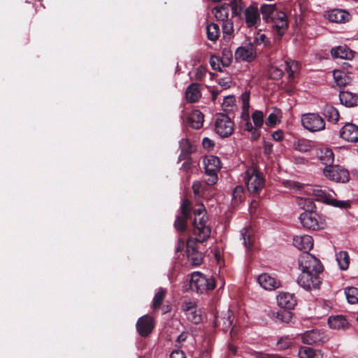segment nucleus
Listing matches in <instances>:
<instances>
[{
  "instance_id": "53",
  "label": "nucleus",
  "mask_w": 358,
  "mask_h": 358,
  "mask_svg": "<svg viewBox=\"0 0 358 358\" xmlns=\"http://www.w3.org/2000/svg\"><path fill=\"white\" fill-rule=\"evenodd\" d=\"M328 204H330L331 206H334L335 207H338L341 208H347L350 206L349 201H338L336 199H334L332 196L330 198V200H329Z\"/></svg>"
},
{
  "instance_id": "8",
  "label": "nucleus",
  "mask_w": 358,
  "mask_h": 358,
  "mask_svg": "<svg viewBox=\"0 0 358 358\" xmlns=\"http://www.w3.org/2000/svg\"><path fill=\"white\" fill-rule=\"evenodd\" d=\"M325 177L336 182H347L350 179L348 170L339 166H327L323 170Z\"/></svg>"
},
{
  "instance_id": "52",
  "label": "nucleus",
  "mask_w": 358,
  "mask_h": 358,
  "mask_svg": "<svg viewBox=\"0 0 358 358\" xmlns=\"http://www.w3.org/2000/svg\"><path fill=\"white\" fill-rule=\"evenodd\" d=\"M254 43L257 45L264 44L265 46H268L270 44V41L267 39L266 36L260 32H258L257 36L255 37Z\"/></svg>"
},
{
  "instance_id": "36",
  "label": "nucleus",
  "mask_w": 358,
  "mask_h": 358,
  "mask_svg": "<svg viewBox=\"0 0 358 358\" xmlns=\"http://www.w3.org/2000/svg\"><path fill=\"white\" fill-rule=\"evenodd\" d=\"M323 115L331 122L336 123L339 119L338 110L331 105H326L323 109Z\"/></svg>"
},
{
  "instance_id": "60",
  "label": "nucleus",
  "mask_w": 358,
  "mask_h": 358,
  "mask_svg": "<svg viewBox=\"0 0 358 358\" xmlns=\"http://www.w3.org/2000/svg\"><path fill=\"white\" fill-rule=\"evenodd\" d=\"M202 144L205 148H208V149H211L215 145L213 141H212L211 139H210L207 137H206L203 139Z\"/></svg>"
},
{
  "instance_id": "17",
  "label": "nucleus",
  "mask_w": 358,
  "mask_h": 358,
  "mask_svg": "<svg viewBox=\"0 0 358 358\" xmlns=\"http://www.w3.org/2000/svg\"><path fill=\"white\" fill-rule=\"evenodd\" d=\"M243 20L248 27H257L260 23V17L258 8L255 5L247 7L242 15Z\"/></svg>"
},
{
  "instance_id": "34",
  "label": "nucleus",
  "mask_w": 358,
  "mask_h": 358,
  "mask_svg": "<svg viewBox=\"0 0 358 358\" xmlns=\"http://www.w3.org/2000/svg\"><path fill=\"white\" fill-rule=\"evenodd\" d=\"M333 76L336 85L341 87L346 86L352 80L351 78L345 71L341 70H334Z\"/></svg>"
},
{
  "instance_id": "27",
  "label": "nucleus",
  "mask_w": 358,
  "mask_h": 358,
  "mask_svg": "<svg viewBox=\"0 0 358 358\" xmlns=\"http://www.w3.org/2000/svg\"><path fill=\"white\" fill-rule=\"evenodd\" d=\"M308 192L315 197V200L327 204L331 197L329 193H327L320 186L310 187L308 188Z\"/></svg>"
},
{
  "instance_id": "25",
  "label": "nucleus",
  "mask_w": 358,
  "mask_h": 358,
  "mask_svg": "<svg viewBox=\"0 0 358 358\" xmlns=\"http://www.w3.org/2000/svg\"><path fill=\"white\" fill-rule=\"evenodd\" d=\"M270 23H271L272 27L275 29L280 37H281L285 34L287 29V20L284 12L279 13L278 16L276 17L273 21H271Z\"/></svg>"
},
{
  "instance_id": "40",
  "label": "nucleus",
  "mask_w": 358,
  "mask_h": 358,
  "mask_svg": "<svg viewBox=\"0 0 358 358\" xmlns=\"http://www.w3.org/2000/svg\"><path fill=\"white\" fill-rule=\"evenodd\" d=\"M213 13L217 20L222 22L228 20L229 7L226 5L217 6L213 10Z\"/></svg>"
},
{
  "instance_id": "19",
  "label": "nucleus",
  "mask_w": 358,
  "mask_h": 358,
  "mask_svg": "<svg viewBox=\"0 0 358 358\" xmlns=\"http://www.w3.org/2000/svg\"><path fill=\"white\" fill-rule=\"evenodd\" d=\"M181 143L183 145L182 152H185V154H181L179 157V159L185 160V162L181 165L180 170L185 172H189L192 169V161L191 158L187 157L189 153L192 152V146L189 142L186 139L182 140Z\"/></svg>"
},
{
  "instance_id": "13",
  "label": "nucleus",
  "mask_w": 358,
  "mask_h": 358,
  "mask_svg": "<svg viewBox=\"0 0 358 358\" xmlns=\"http://www.w3.org/2000/svg\"><path fill=\"white\" fill-rule=\"evenodd\" d=\"M196 238H190L187 241V255L189 262L194 266H199L203 262V254L199 252L196 248Z\"/></svg>"
},
{
  "instance_id": "35",
  "label": "nucleus",
  "mask_w": 358,
  "mask_h": 358,
  "mask_svg": "<svg viewBox=\"0 0 358 358\" xmlns=\"http://www.w3.org/2000/svg\"><path fill=\"white\" fill-rule=\"evenodd\" d=\"M313 143L306 138H299L294 143V149L301 152H309L313 148Z\"/></svg>"
},
{
  "instance_id": "11",
  "label": "nucleus",
  "mask_w": 358,
  "mask_h": 358,
  "mask_svg": "<svg viewBox=\"0 0 358 358\" xmlns=\"http://www.w3.org/2000/svg\"><path fill=\"white\" fill-rule=\"evenodd\" d=\"M234 319V315L233 313L228 309L215 316V324L217 327H222V329L224 332L230 330V335L232 337L234 334H236L235 326H232Z\"/></svg>"
},
{
  "instance_id": "28",
  "label": "nucleus",
  "mask_w": 358,
  "mask_h": 358,
  "mask_svg": "<svg viewBox=\"0 0 358 358\" xmlns=\"http://www.w3.org/2000/svg\"><path fill=\"white\" fill-rule=\"evenodd\" d=\"M317 155L319 159L326 166H331L334 161V155L331 149L328 148H320L317 152Z\"/></svg>"
},
{
  "instance_id": "56",
  "label": "nucleus",
  "mask_w": 358,
  "mask_h": 358,
  "mask_svg": "<svg viewBox=\"0 0 358 358\" xmlns=\"http://www.w3.org/2000/svg\"><path fill=\"white\" fill-rule=\"evenodd\" d=\"M278 113H279V111H278V113L275 112V113H271V114H269V115L266 121V125H268L269 127L275 125L278 122V116H279Z\"/></svg>"
},
{
  "instance_id": "24",
  "label": "nucleus",
  "mask_w": 358,
  "mask_h": 358,
  "mask_svg": "<svg viewBox=\"0 0 358 358\" xmlns=\"http://www.w3.org/2000/svg\"><path fill=\"white\" fill-rule=\"evenodd\" d=\"M350 13L343 9H334L328 13L329 21L336 23H345L350 21Z\"/></svg>"
},
{
  "instance_id": "33",
  "label": "nucleus",
  "mask_w": 358,
  "mask_h": 358,
  "mask_svg": "<svg viewBox=\"0 0 358 358\" xmlns=\"http://www.w3.org/2000/svg\"><path fill=\"white\" fill-rule=\"evenodd\" d=\"M339 99L341 103L346 106H353L358 104V96L348 91L341 92Z\"/></svg>"
},
{
  "instance_id": "21",
  "label": "nucleus",
  "mask_w": 358,
  "mask_h": 358,
  "mask_svg": "<svg viewBox=\"0 0 358 358\" xmlns=\"http://www.w3.org/2000/svg\"><path fill=\"white\" fill-rule=\"evenodd\" d=\"M259 11L262 15V19L266 22H271L278 16L282 11L278 10L275 4H263L260 6Z\"/></svg>"
},
{
  "instance_id": "37",
  "label": "nucleus",
  "mask_w": 358,
  "mask_h": 358,
  "mask_svg": "<svg viewBox=\"0 0 358 358\" xmlns=\"http://www.w3.org/2000/svg\"><path fill=\"white\" fill-rule=\"evenodd\" d=\"M328 324L331 329H338L345 327L348 322L343 315H335L328 319Z\"/></svg>"
},
{
  "instance_id": "55",
  "label": "nucleus",
  "mask_w": 358,
  "mask_h": 358,
  "mask_svg": "<svg viewBox=\"0 0 358 358\" xmlns=\"http://www.w3.org/2000/svg\"><path fill=\"white\" fill-rule=\"evenodd\" d=\"M222 27L224 34L231 35L234 31L233 23L229 20L222 22Z\"/></svg>"
},
{
  "instance_id": "49",
  "label": "nucleus",
  "mask_w": 358,
  "mask_h": 358,
  "mask_svg": "<svg viewBox=\"0 0 358 358\" xmlns=\"http://www.w3.org/2000/svg\"><path fill=\"white\" fill-rule=\"evenodd\" d=\"M244 129L251 133V137L253 140H257L261 136V131L255 126L253 127L250 122H245Z\"/></svg>"
},
{
  "instance_id": "22",
  "label": "nucleus",
  "mask_w": 358,
  "mask_h": 358,
  "mask_svg": "<svg viewBox=\"0 0 358 358\" xmlns=\"http://www.w3.org/2000/svg\"><path fill=\"white\" fill-rule=\"evenodd\" d=\"M257 280L261 287L268 290H273L280 286V282L268 273L261 274Z\"/></svg>"
},
{
  "instance_id": "42",
  "label": "nucleus",
  "mask_w": 358,
  "mask_h": 358,
  "mask_svg": "<svg viewBox=\"0 0 358 358\" xmlns=\"http://www.w3.org/2000/svg\"><path fill=\"white\" fill-rule=\"evenodd\" d=\"M208 39L211 41H216L220 36V28L218 24L210 23L206 27Z\"/></svg>"
},
{
  "instance_id": "26",
  "label": "nucleus",
  "mask_w": 358,
  "mask_h": 358,
  "mask_svg": "<svg viewBox=\"0 0 358 358\" xmlns=\"http://www.w3.org/2000/svg\"><path fill=\"white\" fill-rule=\"evenodd\" d=\"M186 100L189 103H195L199 101L201 96L200 91V85L193 83L189 85L185 92Z\"/></svg>"
},
{
  "instance_id": "14",
  "label": "nucleus",
  "mask_w": 358,
  "mask_h": 358,
  "mask_svg": "<svg viewBox=\"0 0 358 358\" xmlns=\"http://www.w3.org/2000/svg\"><path fill=\"white\" fill-rule=\"evenodd\" d=\"M182 310L185 312L188 320L194 324L201 322V310L197 308L196 303L194 301H185L182 304Z\"/></svg>"
},
{
  "instance_id": "48",
  "label": "nucleus",
  "mask_w": 358,
  "mask_h": 358,
  "mask_svg": "<svg viewBox=\"0 0 358 358\" xmlns=\"http://www.w3.org/2000/svg\"><path fill=\"white\" fill-rule=\"evenodd\" d=\"M190 216H185V215H179L176 217L174 226L179 231H185L187 229V221Z\"/></svg>"
},
{
  "instance_id": "7",
  "label": "nucleus",
  "mask_w": 358,
  "mask_h": 358,
  "mask_svg": "<svg viewBox=\"0 0 358 358\" xmlns=\"http://www.w3.org/2000/svg\"><path fill=\"white\" fill-rule=\"evenodd\" d=\"M302 226L310 230H320L324 228V223L320 215L315 212H303L299 216Z\"/></svg>"
},
{
  "instance_id": "32",
  "label": "nucleus",
  "mask_w": 358,
  "mask_h": 358,
  "mask_svg": "<svg viewBox=\"0 0 358 358\" xmlns=\"http://www.w3.org/2000/svg\"><path fill=\"white\" fill-rule=\"evenodd\" d=\"M203 115L199 110H192L188 117V122L190 126L196 129L202 127L203 123Z\"/></svg>"
},
{
  "instance_id": "18",
  "label": "nucleus",
  "mask_w": 358,
  "mask_h": 358,
  "mask_svg": "<svg viewBox=\"0 0 358 358\" xmlns=\"http://www.w3.org/2000/svg\"><path fill=\"white\" fill-rule=\"evenodd\" d=\"M340 136L348 142H358V126L352 123H346L341 129Z\"/></svg>"
},
{
  "instance_id": "39",
  "label": "nucleus",
  "mask_w": 358,
  "mask_h": 358,
  "mask_svg": "<svg viewBox=\"0 0 358 358\" xmlns=\"http://www.w3.org/2000/svg\"><path fill=\"white\" fill-rule=\"evenodd\" d=\"M285 71L288 73L289 79H292L295 77V75L298 73L299 71V64L297 62L287 59L285 61Z\"/></svg>"
},
{
  "instance_id": "41",
  "label": "nucleus",
  "mask_w": 358,
  "mask_h": 358,
  "mask_svg": "<svg viewBox=\"0 0 358 358\" xmlns=\"http://www.w3.org/2000/svg\"><path fill=\"white\" fill-rule=\"evenodd\" d=\"M243 244L247 249L252 248L255 241L252 230L250 228H244L241 231Z\"/></svg>"
},
{
  "instance_id": "3",
  "label": "nucleus",
  "mask_w": 358,
  "mask_h": 358,
  "mask_svg": "<svg viewBox=\"0 0 358 358\" xmlns=\"http://www.w3.org/2000/svg\"><path fill=\"white\" fill-rule=\"evenodd\" d=\"M203 164L206 176L208 177L206 179V182L208 185L215 184L217 181V173L221 168L220 159L213 155L206 156L203 160Z\"/></svg>"
},
{
  "instance_id": "2",
  "label": "nucleus",
  "mask_w": 358,
  "mask_h": 358,
  "mask_svg": "<svg viewBox=\"0 0 358 358\" xmlns=\"http://www.w3.org/2000/svg\"><path fill=\"white\" fill-rule=\"evenodd\" d=\"M215 287L213 278H206L203 273L196 271L192 274L190 279V287L192 291L198 294H203L208 290L213 289Z\"/></svg>"
},
{
  "instance_id": "1",
  "label": "nucleus",
  "mask_w": 358,
  "mask_h": 358,
  "mask_svg": "<svg viewBox=\"0 0 358 358\" xmlns=\"http://www.w3.org/2000/svg\"><path fill=\"white\" fill-rule=\"evenodd\" d=\"M243 178L250 194H258L265 186L264 176L257 166H248L244 172Z\"/></svg>"
},
{
  "instance_id": "9",
  "label": "nucleus",
  "mask_w": 358,
  "mask_h": 358,
  "mask_svg": "<svg viewBox=\"0 0 358 358\" xmlns=\"http://www.w3.org/2000/svg\"><path fill=\"white\" fill-rule=\"evenodd\" d=\"M215 132L222 138L231 136L234 131V124L225 114H219L215 123Z\"/></svg>"
},
{
  "instance_id": "5",
  "label": "nucleus",
  "mask_w": 358,
  "mask_h": 358,
  "mask_svg": "<svg viewBox=\"0 0 358 358\" xmlns=\"http://www.w3.org/2000/svg\"><path fill=\"white\" fill-rule=\"evenodd\" d=\"M208 217L206 215L194 216L193 234L196 236L195 238L203 243L206 241L210 235V229L206 226Z\"/></svg>"
},
{
  "instance_id": "45",
  "label": "nucleus",
  "mask_w": 358,
  "mask_h": 358,
  "mask_svg": "<svg viewBox=\"0 0 358 358\" xmlns=\"http://www.w3.org/2000/svg\"><path fill=\"white\" fill-rule=\"evenodd\" d=\"M346 299L350 303H358V289L354 287H347L345 290Z\"/></svg>"
},
{
  "instance_id": "38",
  "label": "nucleus",
  "mask_w": 358,
  "mask_h": 358,
  "mask_svg": "<svg viewBox=\"0 0 358 358\" xmlns=\"http://www.w3.org/2000/svg\"><path fill=\"white\" fill-rule=\"evenodd\" d=\"M229 6L232 15L242 18L244 10L246 8L244 2L242 0H231Z\"/></svg>"
},
{
  "instance_id": "43",
  "label": "nucleus",
  "mask_w": 358,
  "mask_h": 358,
  "mask_svg": "<svg viewBox=\"0 0 358 358\" xmlns=\"http://www.w3.org/2000/svg\"><path fill=\"white\" fill-rule=\"evenodd\" d=\"M299 206L304 210V212H315L316 209L315 204L310 198H299L298 199Z\"/></svg>"
},
{
  "instance_id": "30",
  "label": "nucleus",
  "mask_w": 358,
  "mask_h": 358,
  "mask_svg": "<svg viewBox=\"0 0 358 358\" xmlns=\"http://www.w3.org/2000/svg\"><path fill=\"white\" fill-rule=\"evenodd\" d=\"M267 315L275 322H289L292 319V313L289 311H275L268 310Z\"/></svg>"
},
{
  "instance_id": "4",
  "label": "nucleus",
  "mask_w": 358,
  "mask_h": 358,
  "mask_svg": "<svg viewBox=\"0 0 358 358\" xmlns=\"http://www.w3.org/2000/svg\"><path fill=\"white\" fill-rule=\"evenodd\" d=\"M299 266L301 272L322 273L323 271L320 261L308 252H304L300 255Z\"/></svg>"
},
{
  "instance_id": "31",
  "label": "nucleus",
  "mask_w": 358,
  "mask_h": 358,
  "mask_svg": "<svg viewBox=\"0 0 358 358\" xmlns=\"http://www.w3.org/2000/svg\"><path fill=\"white\" fill-rule=\"evenodd\" d=\"M331 53L334 58L350 59L354 57V52L345 45L333 48Z\"/></svg>"
},
{
  "instance_id": "10",
  "label": "nucleus",
  "mask_w": 358,
  "mask_h": 358,
  "mask_svg": "<svg viewBox=\"0 0 358 358\" xmlns=\"http://www.w3.org/2000/svg\"><path fill=\"white\" fill-rule=\"evenodd\" d=\"M321 273L301 272L297 279L298 284L307 290L317 289L321 284L319 275Z\"/></svg>"
},
{
  "instance_id": "23",
  "label": "nucleus",
  "mask_w": 358,
  "mask_h": 358,
  "mask_svg": "<svg viewBox=\"0 0 358 358\" xmlns=\"http://www.w3.org/2000/svg\"><path fill=\"white\" fill-rule=\"evenodd\" d=\"M278 306L284 309H292L296 304L294 296L288 292H280L277 296Z\"/></svg>"
},
{
  "instance_id": "16",
  "label": "nucleus",
  "mask_w": 358,
  "mask_h": 358,
  "mask_svg": "<svg viewBox=\"0 0 358 358\" xmlns=\"http://www.w3.org/2000/svg\"><path fill=\"white\" fill-rule=\"evenodd\" d=\"M136 327L139 335L146 337L152 333L155 327L154 319L149 315H145L138 320Z\"/></svg>"
},
{
  "instance_id": "54",
  "label": "nucleus",
  "mask_w": 358,
  "mask_h": 358,
  "mask_svg": "<svg viewBox=\"0 0 358 358\" xmlns=\"http://www.w3.org/2000/svg\"><path fill=\"white\" fill-rule=\"evenodd\" d=\"M181 213L185 216H190L191 215V203L188 199L182 201L181 207Z\"/></svg>"
},
{
  "instance_id": "57",
  "label": "nucleus",
  "mask_w": 358,
  "mask_h": 358,
  "mask_svg": "<svg viewBox=\"0 0 358 358\" xmlns=\"http://www.w3.org/2000/svg\"><path fill=\"white\" fill-rule=\"evenodd\" d=\"M277 345L280 350H285L292 346V342L289 341L287 338H280L278 343Z\"/></svg>"
},
{
  "instance_id": "15",
  "label": "nucleus",
  "mask_w": 358,
  "mask_h": 358,
  "mask_svg": "<svg viewBox=\"0 0 358 358\" xmlns=\"http://www.w3.org/2000/svg\"><path fill=\"white\" fill-rule=\"evenodd\" d=\"M257 57V51L255 47L250 43L245 46L238 48L234 53V58L237 62L244 61L250 62Z\"/></svg>"
},
{
  "instance_id": "58",
  "label": "nucleus",
  "mask_w": 358,
  "mask_h": 358,
  "mask_svg": "<svg viewBox=\"0 0 358 358\" xmlns=\"http://www.w3.org/2000/svg\"><path fill=\"white\" fill-rule=\"evenodd\" d=\"M206 76V69L202 67L199 66L197 68L195 71V79L197 80H201Z\"/></svg>"
},
{
  "instance_id": "47",
  "label": "nucleus",
  "mask_w": 358,
  "mask_h": 358,
  "mask_svg": "<svg viewBox=\"0 0 358 358\" xmlns=\"http://www.w3.org/2000/svg\"><path fill=\"white\" fill-rule=\"evenodd\" d=\"M166 291L164 289L160 288L155 294L153 299V309L157 310L161 307V305L165 298Z\"/></svg>"
},
{
  "instance_id": "20",
  "label": "nucleus",
  "mask_w": 358,
  "mask_h": 358,
  "mask_svg": "<svg viewBox=\"0 0 358 358\" xmlns=\"http://www.w3.org/2000/svg\"><path fill=\"white\" fill-rule=\"evenodd\" d=\"M293 244L299 250L308 252L313 247V239L308 235L295 236L293 238Z\"/></svg>"
},
{
  "instance_id": "6",
  "label": "nucleus",
  "mask_w": 358,
  "mask_h": 358,
  "mask_svg": "<svg viewBox=\"0 0 358 358\" xmlns=\"http://www.w3.org/2000/svg\"><path fill=\"white\" fill-rule=\"evenodd\" d=\"M303 127L311 132L320 131L325 128L323 118L317 113L305 114L301 117Z\"/></svg>"
},
{
  "instance_id": "12",
  "label": "nucleus",
  "mask_w": 358,
  "mask_h": 358,
  "mask_svg": "<svg viewBox=\"0 0 358 358\" xmlns=\"http://www.w3.org/2000/svg\"><path fill=\"white\" fill-rule=\"evenodd\" d=\"M301 341L306 345H317L327 340L324 333L319 329L306 331L301 335Z\"/></svg>"
},
{
  "instance_id": "50",
  "label": "nucleus",
  "mask_w": 358,
  "mask_h": 358,
  "mask_svg": "<svg viewBox=\"0 0 358 358\" xmlns=\"http://www.w3.org/2000/svg\"><path fill=\"white\" fill-rule=\"evenodd\" d=\"M252 119L255 126L259 129L264 123V114L260 110H256L252 114Z\"/></svg>"
},
{
  "instance_id": "29",
  "label": "nucleus",
  "mask_w": 358,
  "mask_h": 358,
  "mask_svg": "<svg viewBox=\"0 0 358 358\" xmlns=\"http://www.w3.org/2000/svg\"><path fill=\"white\" fill-rule=\"evenodd\" d=\"M298 357L299 358H322L321 350H315L307 346H301L299 348Z\"/></svg>"
},
{
  "instance_id": "59",
  "label": "nucleus",
  "mask_w": 358,
  "mask_h": 358,
  "mask_svg": "<svg viewBox=\"0 0 358 358\" xmlns=\"http://www.w3.org/2000/svg\"><path fill=\"white\" fill-rule=\"evenodd\" d=\"M284 137V133L282 130L279 129L272 134V138L275 141H280Z\"/></svg>"
},
{
  "instance_id": "46",
  "label": "nucleus",
  "mask_w": 358,
  "mask_h": 358,
  "mask_svg": "<svg viewBox=\"0 0 358 358\" xmlns=\"http://www.w3.org/2000/svg\"><path fill=\"white\" fill-rule=\"evenodd\" d=\"M336 259L341 270H346L348 268L350 258L347 252H340L336 256Z\"/></svg>"
},
{
  "instance_id": "64",
  "label": "nucleus",
  "mask_w": 358,
  "mask_h": 358,
  "mask_svg": "<svg viewBox=\"0 0 358 358\" xmlns=\"http://www.w3.org/2000/svg\"><path fill=\"white\" fill-rule=\"evenodd\" d=\"M273 150V144L270 142L265 141L264 143V151L266 155H269L271 153Z\"/></svg>"
},
{
  "instance_id": "44",
  "label": "nucleus",
  "mask_w": 358,
  "mask_h": 358,
  "mask_svg": "<svg viewBox=\"0 0 358 358\" xmlns=\"http://www.w3.org/2000/svg\"><path fill=\"white\" fill-rule=\"evenodd\" d=\"M245 198L244 188L241 185L236 186L232 193V205L237 206L241 203Z\"/></svg>"
},
{
  "instance_id": "62",
  "label": "nucleus",
  "mask_w": 358,
  "mask_h": 358,
  "mask_svg": "<svg viewBox=\"0 0 358 358\" xmlns=\"http://www.w3.org/2000/svg\"><path fill=\"white\" fill-rule=\"evenodd\" d=\"M201 183L199 181H196L192 185V189L195 195H199L201 189Z\"/></svg>"
},
{
  "instance_id": "63",
  "label": "nucleus",
  "mask_w": 358,
  "mask_h": 358,
  "mask_svg": "<svg viewBox=\"0 0 358 358\" xmlns=\"http://www.w3.org/2000/svg\"><path fill=\"white\" fill-rule=\"evenodd\" d=\"M170 358H187V357L182 351L174 350L171 353Z\"/></svg>"
},
{
  "instance_id": "51",
  "label": "nucleus",
  "mask_w": 358,
  "mask_h": 358,
  "mask_svg": "<svg viewBox=\"0 0 358 358\" xmlns=\"http://www.w3.org/2000/svg\"><path fill=\"white\" fill-rule=\"evenodd\" d=\"M224 62L217 56L212 55L210 58V65L215 71H221Z\"/></svg>"
},
{
  "instance_id": "61",
  "label": "nucleus",
  "mask_w": 358,
  "mask_h": 358,
  "mask_svg": "<svg viewBox=\"0 0 358 358\" xmlns=\"http://www.w3.org/2000/svg\"><path fill=\"white\" fill-rule=\"evenodd\" d=\"M223 55L224 56H226V57H224L222 60L224 62L222 63V66H228L229 65V64L231 63V58H232V55L230 52H229L228 53L224 52H223Z\"/></svg>"
}]
</instances>
